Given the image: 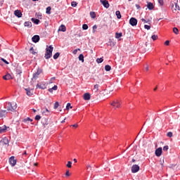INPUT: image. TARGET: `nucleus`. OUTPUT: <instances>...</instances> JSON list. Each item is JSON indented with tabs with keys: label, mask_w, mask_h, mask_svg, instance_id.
Wrapping results in <instances>:
<instances>
[{
	"label": "nucleus",
	"mask_w": 180,
	"mask_h": 180,
	"mask_svg": "<svg viewBox=\"0 0 180 180\" xmlns=\"http://www.w3.org/2000/svg\"><path fill=\"white\" fill-rule=\"evenodd\" d=\"M34 119L35 120H40V119H41V117L40 115H36Z\"/></svg>",
	"instance_id": "51"
},
{
	"label": "nucleus",
	"mask_w": 180,
	"mask_h": 180,
	"mask_svg": "<svg viewBox=\"0 0 180 180\" xmlns=\"http://www.w3.org/2000/svg\"><path fill=\"white\" fill-rule=\"evenodd\" d=\"M77 5H78V4L76 1L71 2V6H72V8H75Z\"/></svg>",
	"instance_id": "38"
},
{
	"label": "nucleus",
	"mask_w": 180,
	"mask_h": 180,
	"mask_svg": "<svg viewBox=\"0 0 180 180\" xmlns=\"http://www.w3.org/2000/svg\"><path fill=\"white\" fill-rule=\"evenodd\" d=\"M105 71H110V70H112V67H110V65H106L105 66Z\"/></svg>",
	"instance_id": "34"
},
{
	"label": "nucleus",
	"mask_w": 180,
	"mask_h": 180,
	"mask_svg": "<svg viewBox=\"0 0 180 180\" xmlns=\"http://www.w3.org/2000/svg\"><path fill=\"white\" fill-rule=\"evenodd\" d=\"M15 72H16V74H18V75H20V74H22V68L20 67L16 68Z\"/></svg>",
	"instance_id": "23"
},
{
	"label": "nucleus",
	"mask_w": 180,
	"mask_h": 180,
	"mask_svg": "<svg viewBox=\"0 0 180 180\" xmlns=\"http://www.w3.org/2000/svg\"><path fill=\"white\" fill-rule=\"evenodd\" d=\"M96 29H98V26H96V25L93 26V32L95 33V30Z\"/></svg>",
	"instance_id": "54"
},
{
	"label": "nucleus",
	"mask_w": 180,
	"mask_h": 180,
	"mask_svg": "<svg viewBox=\"0 0 180 180\" xmlns=\"http://www.w3.org/2000/svg\"><path fill=\"white\" fill-rule=\"evenodd\" d=\"M148 65H146V67L145 68L146 71H148Z\"/></svg>",
	"instance_id": "61"
},
{
	"label": "nucleus",
	"mask_w": 180,
	"mask_h": 180,
	"mask_svg": "<svg viewBox=\"0 0 180 180\" xmlns=\"http://www.w3.org/2000/svg\"><path fill=\"white\" fill-rule=\"evenodd\" d=\"M66 176H70V171H67L65 173Z\"/></svg>",
	"instance_id": "57"
},
{
	"label": "nucleus",
	"mask_w": 180,
	"mask_h": 180,
	"mask_svg": "<svg viewBox=\"0 0 180 180\" xmlns=\"http://www.w3.org/2000/svg\"><path fill=\"white\" fill-rule=\"evenodd\" d=\"M99 90V85L98 84H96L94 85V92L96 93L98 92V91Z\"/></svg>",
	"instance_id": "29"
},
{
	"label": "nucleus",
	"mask_w": 180,
	"mask_h": 180,
	"mask_svg": "<svg viewBox=\"0 0 180 180\" xmlns=\"http://www.w3.org/2000/svg\"><path fill=\"white\" fill-rule=\"evenodd\" d=\"M16 108H18L16 103L12 104V103L8 102L6 104V109L10 112H15Z\"/></svg>",
	"instance_id": "2"
},
{
	"label": "nucleus",
	"mask_w": 180,
	"mask_h": 180,
	"mask_svg": "<svg viewBox=\"0 0 180 180\" xmlns=\"http://www.w3.org/2000/svg\"><path fill=\"white\" fill-rule=\"evenodd\" d=\"M96 62L98 63V64H101V63H103V58H97Z\"/></svg>",
	"instance_id": "36"
},
{
	"label": "nucleus",
	"mask_w": 180,
	"mask_h": 180,
	"mask_svg": "<svg viewBox=\"0 0 180 180\" xmlns=\"http://www.w3.org/2000/svg\"><path fill=\"white\" fill-rule=\"evenodd\" d=\"M167 60H172V56H168Z\"/></svg>",
	"instance_id": "63"
},
{
	"label": "nucleus",
	"mask_w": 180,
	"mask_h": 180,
	"mask_svg": "<svg viewBox=\"0 0 180 180\" xmlns=\"http://www.w3.org/2000/svg\"><path fill=\"white\" fill-rule=\"evenodd\" d=\"M46 13H47V15H50V13H51V7L49 6L46 8Z\"/></svg>",
	"instance_id": "31"
},
{
	"label": "nucleus",
	"mask_w": 180,
	"mask_h": 180,
	"mask_svg": "<svg viewBox=\"0 0 180 180\" xmlns=\"http://www.w3.org/2000/svg\"><path fill=\"white\" fill-rule=\"evenodd\" d=\"M84 101H89V99H91V94L89 93H85L84 94Z\"/></svg>",
	"instance_id": "18"
},
{
	"label": "nucleus",
	"mask_w": 180,
	"mask_h": 180,
	"mask_svg": "<svg viewBox=\"0 0 180 180\" xmlns=\"http://www.w3.org/2000/svg\"><path fill=\"white\" fill-rule=\"evenodd\" d=\"M79 61H82V63H84V55L82 53L79 56Z\"/></svg>",
	"instance_id": "33"
},
{
	"label": "nucleus",
	"mask_w": 180,
	"mask_h": 180,
	"mask_svg": "<svg viewBox=\"0 0 180 180\" xmlns=\"http://www.w3.org/2000/svg\"><path fill=\"white\" fill-rule=\"evenodd\" d=\"M147 8L148 9H149V11H153V9H154V6L153 5V3L151 2L148 3Z\"/></svg>",
	"instance_id": "21"
},
{
	"label": "nucleus",
	"mask_w": 180,
	"mask_h": 180,
	"mask_svg": "<svg viewBox=\"0 0 180 180\" xmlns=\"http://www.w3.org/2000/svg\"><path fill=\"white\" fill-rule=\"evenodd\" d=\"M179 10H180L179 6L178 5V4L175 3L174 11H179Z\"/></svg>",
	"instance_id": "43"
},
{
	"label": "nucleus",
	"mask_w": 180,
	"mask_h": 180,
	"mask_svg": "<svg viewBox=\"0 0 180 180\" xmlns=\"http://www.w3.org/2000/svg\"><path fill=\"white\" fill-rule=\"evenodd\" d=\"M58 30L60 31V32H65V30H67V29L65 28V25H61L60 26Z\"/></svg>",
	"instance_id": "25"
},
{
	"label": "nucleus",
	"mask_w": 180,
	"mask_h": 180,
	"mask_svg": "<svg viewBox=\"0 0 180 180\" xmlns=\"http://www.w3.org/2000/svg\"><path fill=\"white\" fill-rule=\"evenodd\" d=\"M1 143L2 144H4L5 146L9 144V141L8 140V138L4 137L1 139Z\"/></svg>",
	"instance_id": "15"
},
{
	"label": "nucleus",
	"mask_w": 180,
	"mask_h": 180,
	"mask_svg": "<svg viewBox=\"0 0 180 180\" xmlns=\"http://www.w3.org/2000/svg\"><path fill=\"white\" fill-rule=\"evenodd\" d=\"M136 6L137 9H140V5L136 4Z\"/></svg>",
	"instance_id": "62"
},
{
	"label": "nucleus",
	"mask_w": 180,
	"mask_h": 180,
	"mask_svg": "<svg viewBox=\"0 0 180 180\" xmlns=\"http://www.w3.org/2000/svg\"><path fill=\"white\" fill-rule=\"evenodd\" d=\"M25 91L27 96H32V95H33V90L28 88V89H25Z\"/></svg>",
	"instance_id": "13"
},
{
	"label": "nucleus",
	"mask_w": 180,
	"mask_h": 180,
	"mask_svg": "<svg viewBox=\"0 0 180 180\" xmlns=\"http://www.w3.org/2000/svg\"><path fill=\"white\" fill-rule=\"evenodd\" d=\"M37 89H46L47 86H46V83H38L36 86Z\"/></svg>",
	"instance_id": "6"
},
{
	"label": "nucleus",
	"mask_w": 180,
	"mask_h": 180,
	"mask_svg": "<svg viewBox=\"0 0 180 180\" xmlns=\"http://www.w3.org/2000/svg\"><path fill=\"white\" fill-rule=\"evenodd\" d=\"M23 123H29L30 122H33V120L30 119V117H27V118H25L23 120H22Z\"/></svg>",
	"instance_id": "26"
},
{
	"label": "nucleus",
	"mask_w": 180,
	"mask_h": 180,
	"mask_svg": "<svg viewBox=\"0 0 180 180\" xmlns=\"http://www.w3.org/2000/svg\"><path fill=\"white\" fill-rule=\"evenodd\" d=\"M24 26H25V27H32V22H30V21H26V22H25Z\"/></svg>",
	"instance_id": "24"
},
{
	"label": "nucleus",
	"mask_w": 180,
	"mask_h": 180,
	"mask_svg": "<svg viewBox=\"0 0 180 180\" xmlns=\"http://www.w3.org/2000/svg\"><path fill=\"white\" fill-rule=\"evenodd\" d=\"M58 86H57V85H54L53 87H52V90L53 91H57V89H58Z\"/></svg>",
	"instance_id": "53"
},
{
	"label": "nucleus",
	"mask_w": 180,
	"mask_h": 180,
	"mask_svg": "<svg viewBox=\"0 0 180 180\" xmlns=\"http://www.w3.org/2000/svg\"><path fill=\"white\" fill-rule=\"evenodd\" d=\"M79 49H75L73 51H72V53H73V54H77V53H78V51H79Z\"/></svg>",
	"instance_id": "52"
},
{
	"label": "nucleus",
	"mask_w": 180,
	"mask_h": 180,
	"mask_svg": "<svg viewBox=\"0 0 180 180\" xmlns=\"http://www.w3.org/2000/svg\"><path fill=\"white\" fill-rule=\"evenodd\" d=\"M41 124H43L44 127H46L47 124H49V121H47V119L44 118L41 120Z\"/></svg>",
	"instance_id": "22"
},
{
	"label": "nucleus",
	"mask_w": 180,
	"mask_h": 180,
	"mask_svg": "<svg viewBox=\"0 0 180 180\" xmlns=\"http://www.w3.org/2000/svg\"><path fill=\"white\" fill-rule=\"evenodd\" d=\"M169 147L168 146H165L163 147V151H168Z\"/></svg>",
	"instance_id": "48"
},
{
	"label": "nucleus",
	"mask_w": 180,
	"mask_h": 180,
	"mask_svg": "<svg viewBox=\"0 0 180 180\" xmlns=\"http://www.w3.org/2000/svg\"><path fill=\"white\" fill-rule=\"evenodd\" d=\"M90 16H91V19H95V18H96V13L94 11H91Z\"/></svg>",
	"instance_id": "28"
},
{
	"label": "nucleus",
	"mask_w": 180,
	"mask_h": 180,
	"mask_svg": "<svg viewBox=\"0 0 180 180\" xmlns=\"http://www.w3.org/2000/svg\"><path fill=\"white\" fill-rule=\"evenodd\" d=\"M49 92H50L51 94H53V89L52 88L49 89Z\"/></svg>",
	"instance_id": "59"
},
{
	"label": "nucleus",
	"mask_w": 180,
	"mask_h": 180,
	"mask_svg": "<svg viewBox=\"0 0 180 180\" xmlns=\"http://www.w3.org/2000/svg\"><path fill=\"white\" fill-rule=\"evenodd\" d=\"M86 171H87V172H91V171H92V167H91V165H88L87 167H86Z\"/></svg>",
	"instance_id": "37"
},
{
	"label": "nucleus",
	"mask_w": 180,
	"mask_h": 180,
	"mask_svg": "<svg viewBox=\"0 0 180 180\" xmlns=\"http://www.w3.org/2000/svg\"><path fill=\"white\" fill-rule=\"evenodd\" d=\"M129 25H131V26H137V20L136 18L132 17L130 18Z\"/></svg>",
	"instance_id": "8"
},
{
	"label": "nucleus",
	"mask_w": 180,
	"mask_h": 180,
	"mask_svg": "<svg viewBox=\"0 0 180 180\" xmlns=\"http://www.w3.org/2000/svg\"><path fill=\"white\" fill-rule=\"evenodd\" d=\"M155 154L156 157H161V155H162V148L160 147L157 148L155 151Z\"/></svg>",
	"instance_id": "7"
},
{
	"label": "nucleus",
	"mask_w": 180,
	"mask_h": 180,
	"mask_svg": "<svg viewBox=\"0 0 180 180\" xmlns=\"http://www.w3.org/2000/svg\"><path fill=\"white\" fill-rule=\"evenodd\" d=\"M141 22H143L144 23H148V22L147 20H146V19L144 18H141Z\"/></svg>",
	"instance_id": "56"
},
{
	"label": "nucleus",
	"mask_w": 180,
	"mask_h": 180,
	"mask_svg": "<svg viewBox=\"0 0 180 180\" xmlns=\"http://www.w3.org/2000/svg\"><path fill=\"white\" fill-rule=\"evenodd\" d=\"M41 72H43V70L38 68L37 72L33 74L32 78L34 79H37V78H39V75H40Z\"/></svg>",
	"instance_id": "4"
},
{
	"label": "nucleus",
	"mask_w": 180,
	"mask_h": 180,
	"mask_svg": "<svg viewBox=\"0 0 180 180\" xmlns=\"http://www.w3.org/2000/svg\"><path fill=\"white\" fill-rule=\"evenodd\" d=\"M32 41H33V43H39V41H40V36L34 35L32 38Z\"/></svg>",
	"instance_id": "12"
},
{
	"label": "nucleus",
	"mask_w": 180,
	"mask_h": 180,
	"mask_svg": "<svg viewBox=\"0 0 180 180\" xmlns=\"http://www.w3.org/2000/svg\"><path fill=\"white\" fill-rule=\"evenodd\" d=\"M70 109H72V106H71V103H68L66 105V109L67 110H70Z\"/></svg>",
	"instance_id": "39"
},
{
	"label": "nucleus",
	"mask_w": 180,
	"mask_h": 180,
	"mask_svg": "<svg viewBox=\"0 0 180 180\" xmlns=\"http://www.w3.org/2000/svg\"><path fill=\"white\" fill-rule=\"evenodd\" d=\"M30 51L33 54L34 56L36 54V51H34V49L33 47L30 48Z\"/></svg>",
	"instance_id": "44"
},
{
	"label": "nucleus",
	"mask_w": 180,
	"mask_h": 180,
	"mask_svg": "<svg viewBox=\"0 0 180 180\" xmlns=\"http://www.w3.org/2000/svg\"><path fill=\"white\" fill-rule=\"evenodd\" d=\"M72 165V162L71 161H69L68 162L66 167H68V168H71Z\"/></svg>",
	"instance_id": "40"
},
{
	"label": "nucleus",
	"mask_w": 180,
	"mask_h": 180,
	"mask_svg": "<svg viewBox=\"0 0 180 180\" xmlns=\"http://www.w3.org/2000/svg\"><path fill=\"white\" fill-rule=\"evenodd\" d=\"M59 105H60V104L58 103V102H56L54 103L53 109H57V108H58Z\"/></svg>",
	"instance_id": "45"
},
{
	"label": "nucleus",
	"mask_w": 180,
	"mask_h": 180,
	"mask_svg": "<svg viewBox=\"0 0 180 180\" xmlns=\"http://www.w3.org/2000/svg\"><path fill=\"white\" fill-rule=\"evenodd\" d=\"M7 129H8V127H6V125H4L3 127H0V133L6 132Z\"/></svg>",
	"instance_id": "19"
},
{
	"label": "nucleus",
	"mask_w": 180,
	"mask_h": 180,
	"mask_svg": "<svg viewBox=\"0 0 180 180\" xmlns=\"http://www.w3.org/2000/svg\"><path fill=\"white\" fill-rule=\"evenodd\" d=\"M31 20L33 22V23H34V25H39V23H40V20L37 18H31Z\"/></svg>",
	"instance_id": "20"
},
{
	"label": "nucleus",
	"mask_w": 180,
	"mask_h": 180,
	"mask_svg": "<svg viewBox=\"0 0 180 180\" xmlns=\"http://www.w3.org/2000/svg\"><path fill=\"white\" fill-rule=\"evenodd\" d=\"M151 39H153V41H155V40H157V39H158V36L153 34V35H152Z\"/></svg>",
	"instance_id": "42"
},
{
	"label": "nucleus",
	"mask_w": 180,
	"mask_h": 180,
	"mask_svg": "<svg viewBox=\"0 0 180 180\" xmlns=\"http://www.w3.org/2000/svg\"><path fill=\"white\" fill-rule=\"evenodd\" d=\"M82 29H83V30H88V25L84 24L82 25Z\"/></svg>",
	"instance_id": "41"
},
{
	"label": "nucleus",
	"mask_w": 180,
	"mask_h": 180,
	"mask_svg": "<svg viewBox=\"0 0 180 180\" xmlns=\"http://www.w3.org/2000/svg\"><path fill=\"white\" fill-rule=\"evenodd\" d=\"M139 171H140V166H139V165H134L131 167L132 174H136V172H139Z\"/></svg>",
	"instance_id": "5"
},
{
	"label": "nucleus",
	"mask_w": 180,
	"mask_h": 180,
	"mask_svg": "<svg viewBox=\"0 0 180 180\" xmlns=\"http://www.w3.org/2000/svg\"><path fill=\"white\" fill-rule=\"evenodd\" d=\"M8 112L6 110H0V119H4V117H6Z\"/></svg>",
	"instance_id": "11"
},
{
	"label": "nucleus",
	"mask_w": 180,
	"mask_h": 180,
	"mask_svg": "<svg viewBox=\"0 0 180 180\" xmlns=\"http://www.w3.org/2000/svg\"><path fill=\"white\" fill-rule=\"evenodd\" d=\"M41 113L42 115H44V116H49V115H50V111L49 110V109L45 108L42 110Z\"/></svg>",
	"instance_id": "16"
},
{
	"label": "nucleus",
	"mask_w": 180,
	"mask_h": 180,
	"mask_svg": "<svg viewBox=\"0 0 180 180\" xmlns=\"http://www.w3.org/2000/svg\"><path fill=\"white\" fill-rule=\"evenodd\" d=\"M122 32H116L115 33V38L116 39H120V37H122Z\"/></svg>",
	"instance_id": "30"
},
{
	"label": "nucleus",
	"mask_w": 180,
	"mask_h": 180,
	"mask_svg": "<svg viewBox=\"0 0 180 180\" xmlns=\"http://www.w3.org/2000/svg\"><path fill=\"white\" fill-rule=\"evenodd\" d=\"M167 137H172V131L167 132Z\"/></svg>",
	"instance_id": "50"
},
{
	"label": "nucleus",
	"mask_w": 180,
	"mask_h": 180,
	"mask_svg": "<svg viewBox=\"0 0 180 180\" xmlns=\"http://www.w3.org/2000/svg\"><path fill=\"white\" fill-rule=\"evenodd\" d=\"M1 61L4 62V64H7V65L9 64V62H8L7 60H6L5 58H1Z\"/></svg>",
	"instance_id": "47"
},
{
	"label": "nucleus",
	"mask_w": 180,
	"mask_h": 180,
	"mask_svg": "<svg viewBox=\"0 0 180 180\" xmlns=\"http://www.w3.org/2000/svg\"><path fill=\"white\" fill-rule=\"evenodd\" d=\"M15 16H17V18H22V12L19 10H15L14 11Z\"/></svg>",
	"instance_id": "17"
},
{
	"label": "nucleus",
	"mask_w": 180,
	"mask_h": 180,
	"mask_svg": "<svg viewBox=\"0 0 180 180\" xmlns=\"http://www.w3.org/2000/svg\"><path fill=\"white\" fill-rule=\"evenodd\" d=\"M53 50H54V47H53L52 45H50L49 47L46 49V53L44 56V58H46V60H49L51 58V57L53 56Z\"/></svg>",
	"instance_id": "1"
},
{
	"label": "nucleus",
	"mask_w": 180,
	"mask_h": 180,
	"mask_svg": "<svg viewBox=\"0 0 180 180\" xmlns=\"http://www.w3.org/2000/svg\"><path fill=\"white\" fill-rule=\"evenodd\" d=\"M100 2L106 9H108L109 6H110L108 0H100Z\"/></svg>",
	"instance_id": "9"
},
{
	"label": "nucleus",
	"mask_w": 180,
	"mask_h": 180,
	"mask_svg": "<svg viewBox=\"0 0 180 180\" xmlns=\"http://www.w3.org/2000/svg\"><path fill=\"white\" fill-rule=\"evenodd\" d=\"M115 15H116L117 19H122V14H120V11H117L115 12Z\"/></svg>",
	"instance_id": "27"
},
{
	"label": "nucleus",
	"mask_w": 180,
	"mask_h": 180,
	"mask_svg": "<svg viewBox=\"0 0 180 180\" xmlns=\"http://www.w3.org/2000/svg\"><path fill=\"white\" fill-rule=\"evenodd\" d=\"M173 32L174 34H179V30L176 27L173 28Z\"/></svg>",
	"instance_id": "32"
},
{
	"label": "nucleus",
	"mask_w": 180,
	"mask_h": 180,
	"mask_svg": "<svg viewBox=\"0 0 180 180\" xmlns=\"http://www.w3.org/2000/svg\"><path fill=\"white\" fill-rule=\"evenodd\" d=\"M171 7L174 8V4H171Z\"/></svg>",
	"instance_id": "64"
},
{
	"label": "nucleus",
	"mask_w": 180,
	"mask_h": 180,
	"mask_svg": "<svg viewBox=\"0 0 180 180\" xmlns=\"http://www.w3.org/2000/svg\"><path fill=\"white\" fill-rule=\"evenodd\" d=\"M144 28L146 29V30H150V29H151V26L145 25Z\"/></svg>",
	"instance_id": "46"
},
{
	"label": "nucleus",
	"mask_w": 180,
	"mask_h": 180,
	"mask_svg": "<svg viewBox=\"0 0 180 180\" xmlns=\"http://www.w3.org/2000/svg\"><path fill=\"white\" fill-rule=\"evenodd\" d=\"M3 79L8 81L9 79H13V77L12 75H11V74L8 73L6 75L3 76Z\"/></svg>",
	"instance_id": "14"
},
{
	"label": "nucleus",
	"mask_w": 180,
	"mask_h": 180,
	"mask_svg": "<svg viewBox=\"0 0 180 180\" xmlns=\"http://www.w3.org/2000/svg\"><path fill=\"white\" fill-rule=\"evenodd\" d=\"M58 57H60V53L57 52L53 55V59L54 60H57V58H58Z\"/></svg>",
	"instance_id": "35"
},
{
	"label": "nucleus",
	"mask_w": 180,
	"mask_h": 180,
	"mask_svg": "<svg viewBox=\"0 0 180 180\" xmlns=\"http://www.w3.org/2000/svg\"><path fill=\"white\" fill-rule=\"evenodd\" d=\"M71 126H72V127H78V124H72Z\"/></svg>",
	"instance_id": "60"
},
{
	"label": "nucleus",
	"mask_w": 180,
	"mask_h": 180,
	"mask_svg": "<svg viewBox=\"0 0 180 180\" xmlns=\"http://www.w3.org/2000/svg\"><path fill=\"white\" fill-rule=\"evenodd\" d=\"M110 105L114 109H119L122 106V101L120 100H114L110 103Z\"/></svg>",
	"instance_id": "3"
},
{
	"label": "nucleus",
	"mask_w": 180,
	"mask_h": 180,
	"mask_svg": "<svg viewBox=\"0 0 180 180\" xmlns=\"http://www.w3.org/2000/svg\"><path fill=\"white\" fill-rule=\"evenodd\" d=\"M23 157H25V155H27V153L26 152V150H25L22 153Z\"/></svg>",
	"instance_id": "58"
},
{
	"label": "nucleus",
	"mask_w": 180,
	"mask_h": 180,
	"mask_svg": "<svg viewBox=\"0 0 180 180\" xmlns=\"http://www.w3.org/2000/svg\"><path fill=\"white\" fill-rule=\"evenodd\" d=\"M9 162L11 167H15V165H16V160L15 159L14 156H11L9 158Z\"/></svg>",
	"instance_id": "10"
},
{
	"label": "nucleus",
	"mask_w": 180,
	"mask_h": 180,
	"mask_svg": "<svg viewBox=\"0 0 180 180\" xmlns=\"http://www.w3.org/2000/svg\"><path fill=\"white\" fill-rule=\"evenodd\" d=\"M158 3L160 6H162V5H164V0H158Z\"/></svg>",
	"instance_id": "49"
},
{
	"label": "nucleus",
	"mask_w": 180,
	"mask_h": 180,
	"mask_svg": "<svg viewBox=\"0 0 180 180\" xmlns=\"http://www.w3.org/2000/svg\"><path fill=\"white\" fill-rule=\"evenodd\" d=\"M165 46H169V41L167 40L165 42Z\"/></svg>",
	"instance_id": "55"
}]
</instances>
